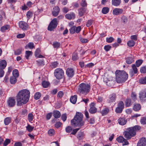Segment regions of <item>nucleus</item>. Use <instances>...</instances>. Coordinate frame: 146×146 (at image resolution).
<instances>
[{
	"instance_id": "obj_16",
	"label": "nucleus",
	"mask_w": 146,
	"mask_h": 146,
	"mask_svg": "<svg viewBox=\"0 0 146 146\" xmlns=\"http://www.w3.org/2000/svg\"><path fill=\"white\" fill-rule=\"evenodd\" d=\"M66 74L69 77H73L74 74L73 69L72 68H68L66 70Z\"/></svg>"
},
{
	"instance_id": "obj_42",
	"label": "nucleus",
	"mask_w": 146,
	"mask_h": 146,
	"mask_svg": "<svg viewBox=\"0 0 146 146\" xmlns=\"http://www.w3.org/2000/svg\"><path fill=\"white\" fill-rule=\"evenodd\" d=\"M37 65L39 66L44 65V62L43 60H39L36 61Z\"/></svg>"
},
{
	"instance_id": "obj_39",
	"label": "nucleus",
	"mask_w": 146,
	"mask_h": 146,
	"mask_svg": "<svg viewBox=\"0 0 146 146\" xmlns=\"http://www.w3.org/2000/svg\"><path fill=\"white\" fill-rule=\"evenodd\" d=\"M41 96V94L39 92H37L35 94L34 96V98L35 99L37 100L40 98Z\"/></svg>"
},
{
	"instance_id": "obj_53",
	"label": "nucleus",
	"mask_w": 146,
	"mask_h": 146,
	"mask_svg": "<svg viewBox=\"0 0 146 146\" xmlns=\"http://www.w3.org/2000/svg\"><path fill=\"white\" fill-rule=\"evenodd\" d=\"M28 47L31 49H32L34 47V44L32 42L29 43L27 45L25 46L26 49H27V47Z\"/></svg>"
},
{
	"instance_id": "obj_52",
	"label": "nucleus",
	"mask_w": 146,
	"mask_h": 146,
	"mask_svg": "<svg viewBox=\"0 0 146 146\" xmlns=\"http://www.w3.org/2000/svg\"><path fill=\"white\" fill-rule=\"evenodd\" d=\"M140 122L143 125L146 124V117H143L141 118L140 120Z\"/></svg>"
},
{
	"instance_id": "obj_18",
	"label": "nucleus",
	"mask_w": 146,
	"mask_h": 146,
	"mask_svg": "<svg viewBox=\"0 0 146 146\" xmlns=\"http://www.w3.org/2000/svg\"><path fill=\"white\" fill-rule=\"evenodd\" d=\"M53 9L54 11L52 12V14L54 16L56 17L58 15L60 11V8L59 7H55Z\"/></svg>"
},
{
	"instance_id": "obj_19",
	"label": "nucleus",
	"mask_w": 146,
	"mask_h": 146,
	"mask_svg": "<svg viewBox=\"0 0 146 146\" xmlns=\"http://www.w3.org/2000/svg\"><path fill=\"white\" fill-rule=\"evenodd\" d=\"M116 97L115 94H110L109 96V101L110 102H115Z\"/></svg>"
},
{
	"instance_id": "obj_11",
	"label": "nucleus",
	"mask_w": 146,
	"mask_h": 146,
	"mask_svg": "<svg viewBox=\"0 0 146 146\" xmlns=\"http://www.w3.org/2000/svg\"><path fill=\"white\" fill-rule=\"evenodd\" d=\"M19 27L23 30H26L28 28V24L24 21H20L19 23Z\"/></svg>"
},
{
	"instance_id": "obj_58",
	"label": "nucleus",
	"mask_w": 146,
	"mask_h": 146,
	"mask_svg": "<svg viewBox=\"0 0 146 146\" xmlns=\"http://www.w3.org/2000/svg\"><path fill=\"white\" fill-rule=\"evenodd\" d=\"M10 142V140L9 139H6L3 143V146H6Z\"/></svg>"
},
{
	"instance_id": "obj_64",
	"label": "nucleus",
	"mask_w": 146,
	"mask_h": 146,
	"mask_svg": "<svg viewBox=\"0 0 146 146\" xmlns=\"http://www.w3.org/2000/svg\"><path fill=\"white\" fill-rule=\"evenodd\" d=\"M80 5L82 7H86L87 5V3L85 1H82L80 3Z\"/></svg>"
},
{
	"instance_id": "obj_12",
	"label": "nucleus",
	"mask_w": 146,
	"mask_h": 146,
	"mask_svg": "<svg viewBox=\"0 0 146 146\" xmlns=\"http://www.w3.org/2000/svg\"><path fill=\"white\" fill-rule=\"evenodd\" d=\"M132 69H131L129 72V74L131 77H132L134 74L137 72V69L135 65L133 64L132 66Z\"/></svg>"
},
{
	"instance_id": "obj_40",
	"label": "nucleus",
	"mask_w": 146,
	"mask_h": 146,
	"mask_svg": "<svg viewBox=\"0 0 146 146\" xmlns=\"http://www.w3.org/2000/svg\"><path fill=\"white\" fill-rule=\"evenodd\" d=\"M64 95V93L63 91H60L57 94V98H61L63 97Z\"/></svg>"
},
{
	"instance_id": "obj_46",
	"label": "nucleus",
	"mask_w": 146,
	"mask_h": 146,
	"mask_svg": "<svg viewBox=\"0 0 146 146\" xmlns=\"http://www.w3.org/2000/svg\"><path fill=\"white\" fill-rule=\"evenodd\" d=\"M27 16L28 19H30L33 15V13L30 11H28L27 13Z\"/></svg>"
},
{
	"instance_id": "obj_45",
	"label": "nucleus",
	"mask_w": 146,
	"mask_h": 146,
	"mask_svg": "<svg viewBox=\"0 0 146 146\" xmlns=\"http://www.w3.org/2000/svg\"><path fill=\"white\" fill-rule=\"evenodd\" d=\"M28 119L29 122H31L33 120V115L31 113H29L28 115Z\"/></svg>"
},
{
	"instance_id": "obj_37",
	"label": "nucleus",
	"mask_w": 146,
	"mask_h": 146,
	"mask_svg": "<svg viewBox=\"0 0 146 146\" xmlns=\"http://www.w3.org/2000/svg\"><path fill=\"white\" fill-rule=\"evenodd\" d=\"M139 81L140 83L141 84H146V76L145 78H142L139 79Z\"/></svg>"
},
{
	"instance_id": "obj_29",
	"label": "nucleus",
	"mask_w": 146,
	"mask_h": 146,
	"mask_svg": "<svg viewBox=\"0 0 146 146\" xmlns=\"http://www.w3.org/2000/svg\"><path fill=\"white\" fill-rule=\"evenodd\" d=\"M77 99V96L76 95H74L70 98V101L73 104H75L76 103Z\"/></svg>"
},
{
	"instance_id": "obj_2",
	"label": "nucleus",
	"mask_w": 146,
	"mask_h": 146,
	"mask_svg": "<svg viewBox=\"0 0 146 146\" xmlns=\"http://www.w3.org/2000/svg\"><path fill=\"white\" fill-rule=\"evenodd\" d=\"M116 82L118 83L125 82L128 78V74L124 71L117 70L115 72Z\"/></svg>"
},
{
	"instance_id": "obj_17",
	"label": "nucleus",
	"mask_w": 146,
	"mask_h": 146,
	"mask_svg": "<svg viewBox=\"0 0 146 146\" xmlns=\"http://www.w3.org/2000/svg\"><path fill=\"white\" fill-rule=\"evenodd\" d=\"M7 62L6 60H0V69L3 70L7 66Z\"/></svg>"
},
{
	"instance_id": "obj_23",
	"label": "nucleus",
	"mask_w": 146,
	"mask_h": 146,
	"mask_svg": "<svg viewBox=\"0 0 146 146\" xmlns=\"http://www.w3.org/2000/svg\"><path fill=\"white\" fill-rule=\"evenodd\" d=\"M134 61L133 57V56H131L127 58L126 62L128 64H130Z\"/></svg>"
},
{
	"instance_id": "obj_33",
	"label": "nucleus",
	"mask_w": 146,
	"mask_h": 146,
	"mask_svg": "<svg viewBox=\"0 0 146 146\" xmlns=\"http://www.w3.org/2000/svg\"><path fill=\"white\" fill-rule=\"evenodd\" d=\"M121 21L124 24L126 23L128 21L127 17L124 16H123L121 17Z\"/></svg>"
},
{
	"instance_id": "obj_21",
	"label": "nucleus",
	"mask_w": 146,
	"mask_h": 146,
	"mask_svg": "<svg viewBox=\"0 0 146 146\" xmlns=\"http://www.w3.org/2000/svg\"><path fill=\"white\" fill-rule=\"evenodd\" d=\"M86 9L85 8H81L78 9V14L80 17H82L86 12Z\"/></svg>"
},
{
	"instance_id": "obj_26",
	"label": "nucleus",
	"mask_w": 146,
	"mask_h": 146,
	"mask_svg": "<svg viewBox=\"0 0 146 146\" xmlns=\"http://www.w3.org/2000/svg\"><path fill=\"white\" fill-rule=\"evenodd\" d=\"M121 2V0H112V3L114 6H117L120 4Z\"/></svg>"
},
{
	"instance_id": "obj_36",
	"label": "nucleus",
	"mask_w": 146,
	"mask_h": 146,
	"mask_svg": "<svg viewBox=\"0 0 146 146\" xmlns=\"http://www.w3.org/2000/svg\"><path fill=\"white\" fill-rule=\"evenodd\" d=\"M42 84L43 87L46 88L49 86V83L48 82L44 81L42 82Z\"/></svg>"
},
{
	"instance_id": "obj_57",
	"label": "nucleus",
	"mask_w": 146,
	"mask_h": 146,
	"mask_svg": "<svg viewBox=\"0 0 146 146\" xmlns=\"http://www.w3.org/2000/svg\"><path fill=\"white\" fill-rule=\"evenodd\" d=\"M131 98L132 100L134 101L137 99L136 94L134 92H132L131 94Z\"/></svg>"
},
{
	"instance_id": "obj_61",
	"label": "nucleus",
	"mask_w": 146,
	"mask_h": 146,
	"mask_svg": "<svg viewBox=\"0 0 146 146\" xmlns=\"http://www.w3.org/2000/svg\"><path fill=\"white\" fill-rule=\"evenodd\" d=\"M72 128L71 126H68L66 128V131L67 133H70L72 130Z\"/></svg>"
},
{
	"instance_id": "obj_49",
	"label": "nucleus",
	"mask_w": 146,
	"mask_h": 146,
	"mask_svg": "<svg viewBox=\"0 0 146 146\" xmlns=\"http://www.w3.org/2000/svg\"><path fill=\"white\" fill-rule=\"evenodd\" d=\"M116 139L118 142L122 143L123 141L124 138L123 136H120L119 137H117Z\"/></svg>"
},
{
	"instance_id": "obj_38",
	"label": "nucleus",
	"mask_w": 146,
	"mask_h": 146,
	"mask_svg": "<svg viewBox=\"0 0 146 146\" xmlns=\"http://www.w3.org/2000/svg\"><path fill=\"white\" fill-rule=\"evenodd\" d=\"M109 10V8L107 7H104L102 10V12L104 14L108 13Z\"/></svg>"
},
{
	"instance_id": "obj_54",
	"label": "nucleus",
	"mask_w": 146,
	"mask_h": 146,
	"mask_svg": "<svg viewBox=\"0 0 146 146\" xmlns=\"http://www.w3.org/2000/svg\"><path fill=\"white\" fill-rule=\"evenodd\" d=\"M81 102H84L86 104H87L89 102V99L87 98H82Z\"/></svg>"
},
{
	"instance_id": "obj_35",
	"label": "nucleus",
	"mask_w": 146,
	"mask_h": 146,
	"mask_svg": "<svg viewBox=\"0 0 146 146\" xmlns=\"http://www.w3.org/2000/svg\"><path fill=\"white\" fill-rule=\"evenodd\" d=\"M13 76L17 78L19 76L18 71L17 69L14 70L13 72Z\"/></svg>"
},
{
	"instance_id": "obj_60",
	"label": "nucleus",
	"mask_w": 146,
	"mask_h": 146,
	"mask_svg": "<svg viewBox=\"0 0 146 146\" xmlns=\"http://www.w3.org/2000/svg\"><path fill=\"white\" fill-rule=\"evenodd\" d=\"M58 64V63L57 62H54L52 63V68H55L57 66Z\"/></svg>"
},
{
	"instance_id": "obj_24",
	"label": "nucleus",
	"mask_w": 146,
	"mask_h": 146,
	"mask_svg": "<svg viewBox=\"0 0 146 146\" xmlns=\"http://www.w3.org/2000/svg\"><path fill=\"white\" fill-rule=\"evenodd\" d=\"M53 115L54 118H58L60 117L61 114L59 111H55L53 112Z\"/></svg>"
},
{
	"instance_id": "obj_28",
	"label": "nucleus",
	"mask_w": 146,
	"mask_h": 146,
	"mask_svg": "<svg viewBox=\"0 0 146 146\" xmlns=\"http://www.w3.org/2000/svg\"><path fill=\"white\" fill-rule=\"evenodd\" d=\"M141 108V106L140 104H136L134 105L133 108V109L134 111H137L139 110Z\"/></svg>"
},
{
	"instance_id": "obj_62",
	"label": "nucleus",
	"mask_w": 146,
	"mask_h": 146,
	"mask_svg": "<svg viewBox=\"0 0 146 146\" xmlns=\"http://www.w3.org/2000/svg\"><path fill=\"white\" fill-rule=\"evenodd\" d=\"M25 33L22 34H19L17 36V38H21L24 37L25 36Z\"/></svg>"
},
{
	"instance_id": "obj_7",
	"label": "nucleus",
	"mask_w": 146,
	"mask_h": 146,
	"mask_svg": "<svg viewBox=\"0 0 146 146\" xmlns=\"http://www.w3.org/2000/svg\"><path fill=\"white\" fill-rule=\"evenodd\" d=\"M57 19L54 18L51 21L48 27V30L52 31L56 27L57 25Z\"/></svg>"
},
{
	"instance_id": "obj_34",
	"label": "nucleus",
	"mask_w": 146,
	"mask_h": 146,
	"mask_svg": "<svg viewBox=\"0 0 146 146\" xmlns=\"http://www.w3.org/2000/svg\"><path fill=\"white\" fill-rule=\"evenodd\" d=\"M135 44L134 41L133 40H130L127 42V44L129 47L133 46Z\"/></svg>"
},
{
	"instance_id": "obj_8",
	"label": "nucleus",
	"mask_w": 146,
	"mask_h": 146,
	"mask_svg": "<svg viewBox=\"0 0 146 146\" xmlns=\"http://www.w3.org/2000/svg\"><path fill=\"white\" fill-rule=\"evenodd\" d=\"M139 98L141 102H143L146 100V89L142 90L139 94Z\"/></svg>"
},
{
	"instance_id": "obj_63",
	"label": "nucleus",
	"mask_w": 146,
	"mask_h": 146,
	"mask_svg": "<svg viewBox=\"0 0 146 146\" xmlns=\"http://www.w3.org/2000/svg\"><path fill=\"white\" fill-rule=\"evenodd\" d=\"M111 48V46L109 45H106L104 47V49L106 51H108Z\"/></svg>"
},
{
	"instance_id": "obj_9",
	"label": "nucleus",
	"mask_w": 146,
	"mask_h": 146,
	"mask_svg": "<svg viewBox=\"0 0 146 146\" xmlns=\"http://www.w3.org/2000/svg\"><path fill=\"white\" fill-rule=\"evenodd\" d=\"M9 107H12L14 106L16 104V100L14 97H10L7 101Z\"/></svg>"
},
{
	"instance_id": "obj_59",
	"label": "nucleus",
	"mask_w": 146,
	"mask_h": 146,
	"mask_svg": "<svg viewBox=\"0 0 146 146\" xmlns=\"http://www.w3.org/2000/svg\"><path fill=\"white\" fill-rule=\"evenodd\" d=\"M106 41L108 43L111 42L114 40V38L112 37L107 38H106Z\"/></svg>"
},
{
	"instance_id": "obj_22",
	"label": "nucleus",
	"mask_w": 146,
	"mask_h": 146,
	"mask_svg": "<svg viewBox=\"0 0 146 146\" xmlns=\"http://www.w3.org/2000/svg\"><path fill=\"white\" fill-rule=\"evenodd\" d=\"M118 121L120 125H124L126 123L127 120L124 118L120 117L118 119Z\"/></svg>"
},
{
	"instance_id": "obj_47",
	"label": "nucleus",
	"mask_w": 146,
	"mask_h": 146,
	"mask_svg": "<svg viewBox=\"0 0 146 146\" xmlns=\"http://www.w3.org/2000/svg\"><path fill=\"white\" fill-rule=\"evenodd\" d=\"M25 54V57L27 59H28L29 57L32 55V52L31 51H26Z\"/></svg>"
},
{
	"instance_id": "obj_13",
	"label": "nucleus",
	"mask_w": 146,
	"mask_h": 146,
	"mask_svg": "<svg viewBox=\"0 0 146 146\" xmlns=\"http://www.w3.org/2000/svg\"><path fill=\"white\" fill-rule=\"evenodd\" d=\"M95 104L94 103H92L90 105V108L89 111L90 113L93 114L96 113L97 111V109L95 107Z\"/></svg>"
},
{
	"instance_id": "obj_3",
	"label": "nucleus",
	"mask_w": 146,
	"mask_h": 146,
	"mask_svg": "<svg viewBox=\"0 0 146 146\" xmlns=\"http://www.w3.org/2000/svg\"><path fill=\"white\" fill-rule=\"evenodd\" d=\"M141 128L140 126L138 125L129 128L128 129V131H125L124 132V136L127 139H129L132 137L135 136L136 134V131L139 130Z\"/></svg>"
},
{
	"instance_id": "obj_51",
	"label": "nucleus",
	"mask_w": 146,
	"mask_h": 146,
	"mask_svg": "<svg viewBox=\"0 0 146 146\" xmlns=\"http://www.w3.org/2000/svg\"><path fill=\"white\" fill-rule=\"evenodd\" d=\"M84 137V134L82 132H79L77 135V137L79 139H81Z\"/></svg>"
},
{
	"instance_id": "obj_4",
	"label": "nucleus",
	"mask_w": 146,
	"mask_h": 146,
	"mask_svg": "<svg viewBox=\"0 0 146 146\" xmlns=\"http://www.w3.org/2000/svg\"><path fill=\"white\" fill-rule=\"evenodd\" d=\"M82 118L83 115L81 113H78L76 114L74 119L71 120V125L75 127L82 126L84 124Z\"/></svg>"
},
{
	"instance_id": "obj_25",
	"label": "nucleus",
	"mask_w": 146,
	"mask_h": 146,
	"mask_svg": "<svg viewBox=\"0 0 146 146\" xmlns=\"http://www.w3.org/2000/svg\"><path fill=\"white\" fill-rule=\"evenodd\" d=\"M10 29V26L8 25H5L1 27V31L3 32H4L6 30Z\"/></svg>"
},
{
	"instance_id": "obj_6",
	"label": "nucleus",
	"mask_w": 146,
	"mask_h": 146,
	"mask_svg": "<svg viewBox=\"0 0 146 146\" xmlns=\"http://www.w3.org/2000/svg\"><path fill=\"white\" fill-rule=\"evenodd\" d=\"M54 75L57 79H60L63 77L64 72L62 69L57 68L54 71Z\"/></svg>"
},
{
	"instance_id": "obj_30",
	"label": "nucleus",
	"mask_w": 146,
	"mask_h": 146,
	"mask_svg": "<svg viewBox=\"0 0 146 146\" xmlns=\"http://www.w3.org/2000/svg\"><path fill=\"white\" fill-rule=\"evenodd\" d=\"M11 121V118L10 117H7L5 118L4 120V123L6 125H8Z\"/></svg>"
},
{
	"instance_id": "obj_20",
	"label": "nucleus",
	"mask_w": 146,
	"mask_h": 146,
	"mask_svg": "<svg viewBox=\"0 0 146 146\" xmlns=\"http://www.w3.org/2000/svg\"><path fill=\"white\" fill-rule=\"evenodd\" d=\"M65 17L67 19L71 20L74 19L75 17V14L73 13H71L70 14H67L65 15Z\"/></svg>"
},
{
	"instance_id": "obj_44",
	"label": "nucleus",
	"mask_w": 146,
	"mask_h": 146,
	"mask_svg": "<svg viewBox=\"0 0 146 146\" xmlns=\"http://www.w3.org/2000/svg\"><path fill=\"white\" fill-rule=\"evenodd\" d=\"M22 51V49L21 48H20L18 49L15 51L14 52V54L15 55H19L21 53Z\"/></svg>"
},
{
	"instance_id": "obj_27",
	"label": "nucleus",
	"mask_w": 146,
	"mask_h": 146,
	"mask_svg": "<svg viewBox=\"0 0 146 146\" xmlns=\"http://www.w3.org/2000/svg\"><path fill=\"white\" fill-rule=\"evenodd\" d=\"M17 80L16 78L12 76L10 77L9 80L11 84H14L16 82Z\"/></svg>"
},
{
	"instance_id": "obj_32",
	"label": "nucleus",
	"mask_w": 146,
	"mask_h": 146,
	"mask_svg": "<svg viewBox=\"0 0 146 146\" xmlns=\"http://www.w3.org/2000/svg\"><path fill=\"white\" fill-rule=\"evenodd\" d=\"M109 112L108 108H106L102 110L101 113L103 115H104L107 114Z\"/></svg>"
},
{
	"instance_id": "obj_50",
	"label": "nucleus",
	"mask_w": 146,
	"mask_h": 146,
	"mask_svg": "<svg viewBox=\"0 0 146 146\" xmlns=\"http://www.w3.org/2000/svg\"><path fill=\"white\" fill-rule=\"evenodd\" d=\"M54 133L55 131L54 129H49L48 131V134L50 136H52L54 134Z\"/></svg>"
},
{
	"instance_id": "obj_43",
	"label": "nucleus",
	"mask_w": 146,
	"mask_h": 146,
	"mask_svg": "<svg viewBox=\"0 0 146 146\" xmlns=\"http://www.w3.org/2000/svg\"><path fill=\"white\" fill-rule=\"evenodd\" d=\"M143 61L142 60H139L135 62V64L138 67L139 66L142 64Z\"/></svg>"
},
{
	"instance_id": "obj_5",
	"label": "nucleus",
	"mask_w": 146,
	"mask_h": 146,
	"mask_svg": "<svg viewBox=\"0 0 146 146\" xmlns=\"http://www.w3.org/2000/svg\"><path fill=\"white\" fill-rule=\"evenodd\" d=\"M79 86L78 91L80 93L86 94L90 91V86L88 84L82 83L80 84Z\"/></svg>"
},
{
	"instance_id": "obj_31",
	"label": "nucleus",
	"mask_w": 146,
	"mask_h": 146,
	"mask_svg": "<svg viewBox=\"0 0 146 146\" xmlns=\"http://www.w3.org/2000/svg\"><path fill=\"white\" fill-rule=\"evenodd\" d=\"M60 44L59 42L55 41L53 42V46L54 48H58L60 47Z\"/></svg>"
},
{
	"instance_id": "obj_56",
	"label": "nucleus",
	"mask_w": 146,
	"mask_h": 146,
	"mask_svg": "<svg viewBox=\"0 0 146 146\" xmlns=\"http://www.w3.org/2000/svg\"><path fill=\"white\" fill-rule=\"evenodd\" d=\"M76 27L73 26L70 29V32L71 34H73L75 32Z\"/></svg>"
},
{
	"instance_id": "obj_55",
	"label": "nucleus",
	"mask_w": 146,
	"mask_h": 146,
	"mask_svg": "<svg viewBox=\"0 0 146 146\" xmlns=\"http://www.w3.org/2000/svg\"><path fill=\"white\" fill-rule=\"evenodd\" d=\"M140 72L142 73H146V66H144L141 67L140 69Z\"/></svg>"
},
{
	"instance_id": "obj_14",
	"label": "nucleus",
	"mask_w": 146,
	"mask_h": 146,
	"mask_svg": "<svg viewBox=\"0 0 146 146\" xmlns=\"http://www.w3.org/2000/svg\"><path fill=\"white\" fill-rule=\"evenodd\" d=\"M124 11L123 9L115 8L113 11V14L115 15H118L122 14Z\"/></svg>"
},
{
	"instance_id": "obj_10",
	"label": "nucleus",
	"mask_w": 146,
	"mask_h": 146,
	"mask_svg": "<svg viewBox=\"0 0 146 146\" xmlns=\"http://www.w3.org/2000/svg\"><path fill=\"white\" fill-rule=\"evenodd\" d=\"M124 107V105L123 102H120L118 104V107L116 108L115 111L117 113H121Z\"/></svg>"
},
{
	"instance_id": "obj_41",
	"label": "nucleus",
	"mask_w": 146,
	"mask_h": 146,
	"mask_svg": "<svg viewBox=\"0 0 146 146\" xmlns=\"http://www.w3.org/2000/svg\"><path fill=\"white\" fill-rule=\"evenodd\" d=\"M125 105L127 107L129 106L131 104V100L130 99H127L125 101Z\"/></svg>"
},
{
	"instance_id": "obj_48",
	"label": "nucleus",
	"mask_w": 146,
	"mask_h": 146,
	"mask_svg": "<svg viewBox=\"0 0 146 146\" xmlns=\"http://www.w3.org/2000/svg\"><path fill=\"white\" fill-rule=\"evenodd\" d=\"M27 130L29 132H31L34 129V127L31 126L30 125H28L26 127Z\"/></svg>"
},
{
	"instance_id": "obj_15",
	"label": "nucleus",
	"mask_w": 146,
	"mask_h": 146,
	"mask_svg": "<svg viewBox=\"0 0 146 146\" xmlns=\"http://www.w3.org/2000/svg\"><path fill=\"white\" fill-rule=\"evenodd\" d=\"M146 145V139L144 137H142L138 141L137 146H145Z\"/></svg>"
},
{
	"instance_id": "obj_1",
	"label": "nucleus",
	"mask_w": 146,
	"mask_h": 146,
	"mask_svg": "<svg viewBox=\"0 0 146 146\" xmlns=\"http://www.w3.org/2000/svg\"><path fill=\"white\" fill-rule=\"evenodd\" d=\"M30 94V92L27 90L19 91L16 96L17 105L21 106L26 104L29 100Z\"/></svg>"
}]
</instances>
